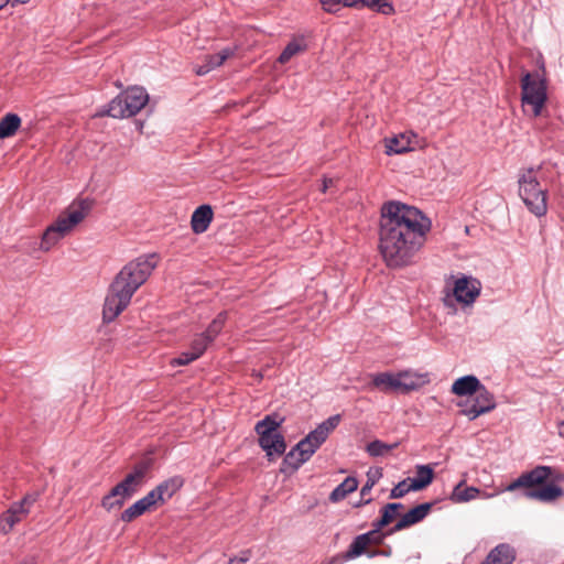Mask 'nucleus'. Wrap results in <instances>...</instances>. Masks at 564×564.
I'll return each mask as SVG.
<instances>
[{"label": "nucleus", "mask_w": 564, "mask_h": 564, "mask_svg": "<svg viewBox=\"0 0 564 564\" xmlns=\"http://www.w3.org/2000/svg\"><path fill=\"white\" fill-rule=\"evenodd\" d=\"M431 229V221L423 213L399 202H389L381 208L379 249L390 268H401L412 262Z\"/></svg>", "instance_id": "obj_1"}, {"label": "nucleus", "mask_w": 564, "mask_h": 564, "mask_svg": "<svg viewBox=\"0 0 564 564\" xmlns=\"http://www.w3.org/2000/svg\"><path fill=\"white\" fill-rule=\"evenodd\" d=\"M158 263L156 253L142 254L118 272L104 304L102 315L106 322H112L129 305L135 291L145 283Z\"/></svg>", "instance_id": "obj_2"}, {"label": "nucleus", "mask_w": 564, "mask_h": 564, "mask_svg": "<svg viewBox=\"0 0 564 564\" xmlns=\"http://www.w3.org/2000/svg\"><path fill=\"white\" fill-rule=\"evenodd\" d=\"M340 422V415L329 416L322 422L314 431L310 432L306 437L300 441L284 457L282 473H291L299 469L306 463L319 446L326 441L329 433L333 432Z\"/></svg>", "instance_id": "obj_3"}, {"label": "nucleus", "mask_w": 564, "mask_h": 564, "mask_svg": "<svg viewBox=\"0 0 564 564\" xmlns=\"http://www.w3.org/2000/svg\"><path fill=\"white\" fill-rule=\"evenodd\" d=\"M93 200L88 198L73 202L42 235L40 248L47 252L64 237L69 235L89 214Z\"/></svg>", "instance_id": "obj_4"}, {"label": "nucleus", "mask_w": 564, "mask_h": 564, "mask_svg": "<svg viewBox=\"0 0 564 564\" xmlns=\"http://www.w3.org/2000/svg\"><path fill=\"white\" fill-rule=\"evenodd\" d=\"M540 173L541 166L527 169L518 181L520 197L528 209L538 217L544 216L547 212V191L540 184Z\"/></svg>", "instance_id": "obj_5"}, {"label": "nucleus", "mask_w": 564, "mask_h": 564, "mask_svg": "<svg viewBox=\"0 0 564 564\" xmlns=\"http://www.w3.org/2000/svg\"><path fill=\"white\" fill-rule=\"evenodd\" d=\"M547 100L545 78L538 72H527L521 78V101L525 112L534 118L542 115Z\"/></svg>", "instance_id": "obj_6"}, {"label": "nucleus", "mask_w": 564, "mask_h": 564, "mask_svg": "<svg viewBox=\"0 0 564 564\" xmlns=\"http://www.w3.org/2000/svg\"><path fill=\"white\" fill-rule=\"evenodd\" d=\"M148 101L147 90L140 86H132L109 102L106 115L116 119L129 118L144 108Z\"/></svg>", "instance_id": "obj_7"}, {"label": "nucleus", "mask_w": 564, "mask_h": 564, "mask_svg": "<svg viewBox=\"0 0 564 564\" xmlns=\"http://www.w3.org/2000/svg\"><path fill=\"white\" fill-rule=\"evenodd\" d=\"M140 489L132 477H124L101 499V507L108 512L120 509Z\"/></svg>", "instance_id": "obj_8"}, {"label": "nucleus", "mask_w": 564, "mask_h": 564, "mask_svg": "<svg viewBox=\"0 0 564 564\" xmlns=\"http://www.w3.org/2000/svg\"><path fill=\"white\" fill-rule=\"evenodd\" d=\"M39 492H31L23 497L20 502L13 503L0 518V531L8 533L12 528L22 521L29 512L30 508L39 499Z\"/></svg>", "instance_id": "obj_9"}, {"label": "nucleus", "mask_w": 564, "mask_h": 564, "mask_svg": "<svg viewBox=\"0 0 564 564\" xmlns=\"http://www.w3.org/2000/svg\"><path fill=\"white\" fill-rule=\"evenodd\" d=\"M327 12H337L343 7L359 8L368 7L377 12L391 15L394 7L390 0H318Z\"/></svg>", "instance_id": "obj_10"}, {"label": "nucleus", "mask_w": 564, "mask_h": 564, "mask_svg": "<svg viewBox=\"0 0 564 564\" xmlns=\"http://www.w3.org/2000/svg\"><path fill=\"white\" fill-rule=\"evenodd\" d=\"M552 476V467L540 465L528 473H523L516 480L510 482L505 490L514 491L519 488H532L535 486H541Z\"/></svg>", "instance_id": "obj_11"}, {"label": "nucleus", "mask_w": 564, "mask_h": 564, "mask_svg": "<svg viewBox=\"0 0 564 564\" xmlns=\"http://www.w3.org/2000/svg\"><path fill=\"white\" fill-rule=\"evenodd\" d=\"M432 507V502H425L412 508L397 521L387 534H393L421 522L430 513Z\"/></svg>", "instance_id": "obj_12"}, {"label": "nucleus", "mask_w": 564, "mask_h": 564, "mask_svg": "<svg viewBox=\"0 0 564 564\" xmlns=\"http://www.w3.org/2000/svg\"><path fill=\"white\" fill-rule=\"evenodd\" d=\"M237 46L225 47L219 53L213 55H206L204 63L195 67V73L198 76H204L213 69L221 66L228 58L235 56Z\"/></svg>", "instance_id": "obj_13"}, {"label": "nucleus", "mask_w": 564, "mask_h": 564, "mask_svg": "<svg viewBox=\"0 0 564 564\" xmlns=\"http://www.w3.org/2000/svg\"><path fill=\"white\" fill-rule=\"evenodd\" d=\"M259 445L265 452L270 460L283 455L286 449L284 437L280 433L259 437Z\"/></svg>", "instance_id": "obj_14"}, {"label": "nucleus", "mask_w": 564, "mask_h": 564, "mask_svg": "<svg viewBox=\"0 0 564 564\" xmlns=\"http://www.w3.org/2000/svg\"><path fill=\"white\" fill-rule=\"evenodd\" d=\"M455 299L464 304H471L479 295V288L467 278H460L455 281L454 285Z\"/></svg>", "instance_id": "obj_15"}, {"label": "nucleus", "mask_w": 564, "mask_h": 564, "mask_svg": "<svg viewBox=\"0 0 564 564\" xmlns=\"http://www.w3.org/2000/svg\"><path fill=\"white\" fill-rule=\"evenodd\" d=\"M514 560V549L507 543H500L489 552L481 564H512Z\"/></svg>", "instance_id": "obj_16"}, {"label": "nucleus", "mask_w": 564, "mask_h": 564, "mask_svg": "<svg viewBox=\"0 0 564 564\" xmlns=\"http://www.w3.org/2000/svg\"><path fill=\"white\" fill-rule=\"evenodd\" d=\"M528 499L551 502L564 496V490L554 484H549L536 489H529L524 492Z\"/></svg>", "instance_id": "obj_17"}, {"label": "nucleus", "mask_w": 564, "mask_h": 564, "mask_svg": "<svg viewBox=\"0 0 564 564\" xmlns=\"http://www.w3.org/2000/svg\"><path fill=\"white\" fill-rule=\"evenodd\" d=\"M213 220V209L209 205H202L192 215L191 225L195 234L205 232Z\"/></svg>", "instance_id": "obj_18"}, {"label": "nucleus", "mask_w": 564, "mask_h": 564, "mask_svg": "<svg viewBox=\"0 0 564 564\" xmlns=\"http://www.w3.org/2000/svg\"><path fill=\"white\" fill-rule=\"evenodd\" d=\"M397 380L399 381V391L410 392L417 390L427 382V376L411 371H402L397 373Z\"/></svg>", "instance_id": "obj_19"}, {"label": "nucleus", "mask_w": 564, "mask_h": 564, "mask_svg": "<svg viewBox=\"0 0 564 564\" xmlns=\"http://www.w3.org/2000/svg\"><path fill=\"white\" fill-rule=\"evenodd\" d=\"M481 387L480 381L477 377L468 375L462 378H458L454 381L452 386V393L464 397L471 395Z\"/></svg>", "instance_id": "obj_20"}, {"label": "nucleus", "mask_w": 564, "mask_h": 564, "mask_svg": "<svg viewBox=\"0 0 564 564\" xmlns=\"http://www.w3.org/2000/svg\"><path fill=\"white\" fill-rule=\"evenodd\" d=\"M382 477V469L380 467H371L367 471V481L362 486L360 490V500L355 505L356 508L369 505L372 501L371 497H368L370 495L371 489L373 486L379 481V479Z\"/></svg>", "instance_id": "obj_21"}, {"label": "nucleus", "mask_w": 564, "mask_h": 564, "mask_svg": "<svg viewBox=\"0 0 564 564\" xmlns=\"http://www.w3.org/2000/svg\"><path fill=\"white\" fill-rule=\"evenodd\" d=\"M183 486V479L178 476L169 478L161 484H159L155 489L158 491V497L161 499V501L164 503L170 498L173 497V495L181 489Z\"/></svg>", "instance_id": "obj_22"}, {"label": "nucleus", "mask_w": 564, "mask_h": 564, "mask_svg": "<svg viewBox=\"0 0 564 564\" xmlns=\"http://www.w3.org/2000/svg\"><path fill=\"white\" fill-rule=\"evenodd\" d=\"M479 494L480 490L478 488L464 487V482L462 481L454 487L449 499L454 503H462L476 499L479 496Z\"/></svg>", "instance_id": "obj_23"}, {"label": "nucleus", "mask_w": 564, "mask_h": 564, "mask_svg": "<svg viewBox=\"0 0 564 564\" xmlns=\"http://www.w3.org/2000/svg\"><path fill=\"white\" fill-rule=\"evenodd\" d=\"M433 469L427 465H420L416 467V477L409 478L412 481L413 491H419L426 488L433 480Z\"/></svg>", "instance_id": "obj_24"}, {"label": "nucleus", "mask_w": 564, "mask_h": 564, "mask_svg": "<svg viewBox=\"0 0 564 564\" xmlns=\"http://www.w3.org/2000/svg\"><path fill=\"white\" fill-rule=\"evenodd\" d=\"M357 488L358 480L349 476L330 492L329 500L332 502H338L345 499L350 492L357 490Z\"/></svg>", "instance_id": "obj_25"}, {"label": "nucleus", "mask_w": 564, "mask_h": 564, "mask_svg": "<svg viewBox=\"0 0 564 564\" xmlns=\"http://www.w3.org/2000/svg\"><path fill=\"white\" fill-rule=\"evenodd\" d=\"M21 124V119L15 113H7L0 120V139H7L18 131Z\"/></svg>", "instance_id": "obj_26"}, {"label": "nucleus", "mask_w": 564, "mask_h": 564, "mask_svg": "<svg viewBox=\"0 0 564 564\" xmlns=\"http://www.w3.org/2000/svg\"><path fill=\"white\" fill-rule=\"evenodd\" d=\"M372 384L382 391H399L397 373L381 372L372 378Z\"/></svg>", "instance_id": "obj_27"}, {"label": "nucleus", "mask_w": 564, "mask_h": 564, "mask_svg": "<svg viewBox=\"0 0 564 564\" xmlns=\"http://www.w3.org/2000/svg\"><path fill=\"white\" fill-rule=\"evenodd\" d=\"M282 422L283 419H278V415H267L263 420L256 424L254 430L259 437L267 436L268 434L279 433L278 429Z\"/></svg>", "instance_id": "obj_28"}, {"label": "nucleus", "mask_w": 564, "mask_h": 564, "mask_svg": "<svg viewBox=\"0 0 564 564\" xmlns=\"http://www.w3.org/2000/svg\"><path fill=\"white\" fill-rule=\"evenodd\" d=\"M306 43L303 37L293 39L282 51L278 61L281 64L288 63L293 56L306 51Z\"/></svg>", "instance_id": "obj_29"}, {"label": "nucleus", "mask_w": 564, "mask_h": 564, "mask_svg": "<svg viewBox=\"0 0 564 564\" xmlns=\"http://www.w3.org/2000/svg\"><path fill=\"white\" fill-rule=\"evenodd\" d=\"M369 534L357 535L345 553L346 558H356L362 555L370 545Z\"/></svg>", "instance_id": "obj_30"}, {"label": "nucleus", "mask_w": 564, "mask_h": 564, "mask_svg": "<svg viewBox=\"0 0 564 564\" xmlns=\"http://www.w3.org/2000/svg\"><path fill=\"white\" fill-rule=\"evenodd\" d=\"M387 154H401L411 150L410 139L405 134L395 135L387 140Z\"/></svg>", "instance_id": "obj_31"}, {"label": "nucleus", "mask_w": 564, "mask_h": 564, "mask_svg": "<svg viewBox=\"0 0 564 564\" xmlns=\"http://www.w3.org/2000/svg\"><path fill=\"white\" fill-rule=\"evenodd\" d=\"M474 394H476L474 403L477 405V409L486 408L488 413L496 408L494 394L489 392L482 384Z\"/></svg>", "instance_id": "obj_32"}, {"label": "nucleus", "mask_w": 564, "mask_h": 564, "mask_svg": "<svg viewBox=\"0 0 564 564\" xmlns=\"http://www.w3.org/2000/svg\"><path fill=\"white\" fill-rule=\"evenodd\" d=\"M147 511L150 510L139 499L120 514V520L128 523L142 516Z\"/></svg>", "instance_id": "obj_33"}, {"label": "nucleus", "mask_w": 564, "mask_h": 564, "mask_svg": "<svg viewBox=\"0 0 564 564\" xmlns=\"http://www.w3.org/2000/svg\"><path fill=\"white\" fill-rule=\"evenodd\" d=\"M227 318V313L221 312L219 313L213 322L209 324L208 328L204 332L205 336L213 343L214 339L219 335L221 332L225 322Z\"/></svg>", "instance_id": "obj_34"}, {"label": "nucleus", "mask_w": 564, "mask_h": 564, "mask_svg": "<svg viewBox=\"0 0 564 564\" xmlns=\"http://www.w3.org/2000/svg\"><path fill=\"white\" fill-rule=\"evenodd\" d=\"M150 468V462L143 460L137 464L133 470L126 477H132L133 482L141 488L144 482L145 475Z\"/></svg>", "instance_id": "obj_35"}, {"label": "nucleus", "mask_w": 564, "mask_h": 564, "mask_svg": "<svg viewBox=\"0 0 564 564\" xmlns=\"http://www.w3.org/2000/svg\"><path fill=\"white\" fill-rule=\"evenodd\" d=\"M210 343L212 341L205 336L204 333L197 335L193 339L189 348L193 351V356L199 358L205 352Z\"/></svg>", "instance_id": "obj_36"}, {"label": "nucleus", "mask_w": 564, "mask_h": 564, "mask_svg": "<svg viewBox=\"0 0 564 564\" xmlns=\"http://www.w3.org/2000/svg\"><path fill=\"white\" fill-rule=\"evenodd\" d=\"M397 445H388L379 440L372 441L367 445V453L372 457L384 455Z\"/></svg>", "instance_id": "obj_37"}, {"label": "nucleus", "mask_w": 564, "mask_h": 564, "mask_svg": "<svg viewBox=\"0 0 564 564\" xmlns=\"http://www.w3.org/2000/svg\"><path fill=\"white\" fill-rule=\"evenodd\" d=\"M413 491L412 481L409 478L398 482L390 492L391 499H399L404 497L408 492Z\"/></svg>", "instance_id": "obj_38"}, {"label": "nucleus", "mask_w": 564, "mask_h": 564, "mask_svg": "<svg viewBox=\"0 0 564 564\" xmlns=\"http://www.w3.org/2000/svg\"><path fill=\"white\" fill-rule=\"evenodd\" d=\"M397 517L398 514L390 511L386 505L381 509V517L372 523V527L384 528L390 524Z\"/></svg>", "instance_id": "obj_39"}, {"label": "nucleus", "mask_w": 564, "mask_h": 564, "mask_svg": "<svg viewBox=\"0 0 564 564\" xmlns=\"http://www.w3.org/2000/svg\"><path fill=\"white\" fill-rule=\"evenodd\" d=\"M141 502L149 509V510H152L153 508H155L156 506L159 505H163V502L161 501V499L158 497V491L156 489H152L151 491H149L143 498L140 499Z\"/></svg>", "instance_id": "obj_40"}, {"label": "nucleus", "mask_w": 564, "mask_h": 564, "mask_svg": "<svg viewBox=\"0 0 564 564\" xmlns=\"http://www.w3.org/2000/svg\"><path fill=\"white\" fill-rule=\"evenodd\" d=\"M485 413H487V409L486 408L477 409V405L475 403H473L469 406L464 408L460 411V414L467 416L469 419V421H474L479 415L485 414Z\"/></svg>", "instance_id": "obj_41"}, {"label": "nucleus", "mask_w": 564, "mask_h": 564, "mask_svg": "<svg viewBox=\"0 0 564 564\" xmlns=\"http://www.w3.org/2000/svg\"><path fill=\"white\" fill-rule=\"evenodd\" d=\"M382 528L373 527L372 530L366 532L365 534H369L370 544L379 545L383 542L387 534L381 533Z\"/></svg>", "instance_id": "obj_42"}, {"label": "nucleus", "mask_w": 564, "mask_h": 564, "mask_svg": "<svg viewBox=\"0 0 564 564\" xmlns=\"http://www.w3.org/2000/svg\"><path fill=\"white\" fill-rule=\"evenodd\" d=\"M197 358L198 357L193 356V351L189 349L188 351H184L177 358L173 359L172 364L177 366H184Z\"/></svg>", "instance_id": "obj_43"}, {"label": "nucleus", "mask_w": 564, "mask_h": 564, "mask_svg": "<svg viewBox=\"0 0 564 564\" xmlns=\"http://www.w3.org/2000/svg\"><path fill=\"white\" fill-rule=\"evenodd\" d=\"M251 557V551L245 550L241 551L240 554L237 557H234L232 560L237 561L239 564L247 563Z\"/></svg>", "instance_id": "obj_44"}, {"label": "nucleus", "mask_w": 564, "mask_h": 564, "mask_svg": "<svg viewBox=\"0 0 564 564\" xmlns=\"http://www.w3.org/2000/svg\"><path fill=\"white\" fill-rule=\"evenodd\" d=\"M387 507L390 511L397 513L399 516V510L403 509V505L400 502H391L387 503Z\"/></svg>", "instance_id": "obj_45"}, {"label": "nucleus", "mask_w": 564, "mask_h": 564, "mask_svg": "<svg viewBox=\"0 0 564 564\" xmlns=\"http://www.w3.org/2000/svg\"><path fill=\"white\" fill-rule=\"evenodd\" d=\"M350 558H346L345 557V553L344 554H338L336 556H333L329 561V564H341L343 562L345 561H349Z\"/></svg>", "instance_id": "obj_46"}, {"label": "nucleus", "mask_w": 564, "mask_h": 564, "mask_svg": "<svg viewBox=\"0 0 564 564\" xmlns=\"http://www.w3.org/2000/svg\"><path fill=\"white\" fill-rule=\"evenodd\" d=\"M333 183H334V181L332 178H324L322 192L325 193L327 191V188L333 185Z\"/></svg>", "instance_id": "obj_47"}, {"label": "nucleus", "mask_w": 564, "mask_h": 564, "mask_svg": "<svg viewBox=\"0 0 564 564\" xmlns=\"http://www.w3.org/2000/svg\"><path fill=\"white\" fill-rule=\"evenodd\" d=\"M557 429H558V434L564 437V420L562 422L558 423L557 425Z\"/></svg>", "instance_id": "obj_48"}, {"label": "nucleus", "mask_w": 564, "mask_h": 564, "mask_svg": "<svg viewBox=\"0 0 564 564\" xmlns=\"http://www.w3.org/2000/svg\"><path fill=\"white\" fill-rule=\"evenodd\" d=\"M26 2H29V0H12V6H14L17 3L23 4V3H26Z\"/></svg>", "instance_id": "obj_49"}, {"label": "nucleus", "mask_w": 564, "mask_h": 564, "mask_svg": "<svg viewBox=\"0 0 564 564\" xmlns=\"http://www.w3.org/2000/svg\"><path fill=\"white\" fill-rule=\"evenodd\" d=\"M9 3V0H0V10Z\"/></svg>", "instance_id": "obj_50"}, {"label": "nucleus", "mask_w": 564, "mask_h": 564, "mask_svg": "<svg viewBox=\"0 0 564 564\" xmlns=\"http://www.w3.org/2000/svg\"><path fill=\"white\" fill-rule=\"evenodd\" d=\"M226 564H239V563H238L237 561H235V560L230 558V560L228 561V563H226Z\"/></svg>", "instance_id": "obj_51"}]
</instances>
